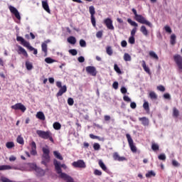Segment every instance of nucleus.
I'll return each mask as SVG.
<instances>
[{"mask_svg":"<svg viewBox=\"0 0 182 182\" xmlns=\"http://www.w3.org/2000/svg\"><path fill=\"white\" fill-rule=\"evenodd\" d=\"M80 46L81 48H86V41L83 39L80 40Z\"/></svg>","mask_w":182,"mask_h":182,"instance_id":"nucleus-49","label":"nucleus"},{"mask_svg":"<svg viewBox=\"0 0 182 182\" xmlns=\"http://www.w3.org/2000/svg\"><path fill=\"white\" fill-rule=\"evenodd\" d=\"M106 52L109 56H112L113 55V50L112 49L111 46H107L106 48Z\"/></svg>","mask_w":182,"mask_h":182,"instance_id":"nucleus-39","label":"nucleus"},{"mask_svg":"<svg viewBox=\"0 0 182 182\" xmlns=\"http://www.w3.org/2000/svg\"><path fill=\"white\" fill-rule=\"evenodd\" d=\"M104 23L107 26V29L110 31H114V26H113V21L110 18H105L104 20Z\"/></svg>","mask_w":182,"mask_h":182,"instance_id":"nucleus-14","label":"nucleus"},{"mask_svg":"<svg viewBox=\"0 0 182 182\" xmlns=\"http://www.w3.org/2000/svg\"><path fill=\"white\" fill-rule=\"evenodd\" d=\"M121 93H122V95H125V93H127V89L125 87H122L121 88Z\"/></svg>","mask_w":182,"mask_h":182,"instance_id":"nucleus-62","label":"nucleus"},{"mask_svg":"<svg viewBox=\"0 0 182 182\" xmlns=\"http://www.w3.org/2000/svg\"><path fill=\"white\" fill-rule=\"evenodd\" d=\"M172 165L173 166V167H178V166H180V164L178 163V161L173 159L172 160Z\"/></svg>","mask_w":182,"mask_h":182,"instance_id":"nucleus-54","label":"nucleus"},{"mask_svg":"<svg viewBox=\"0 0 182 182\" xmlns=\"http://www.w3.org/2000/svg\"><path fill=\"white\" fill-rule=\"evenodd\" d=\"M146 177L148 178H150V177H156V173H154L153 171H149L146 173Z\"/></svg>","mask_w":182,"mask_h":182,"instance_id":"nucleus-35","label":"nucleus"},{"mask_svg":"<svg viewBox=\"0 0 182 182\" xmlns=\"http://www.w3.org/2000/svg\"><path fill=\"white\" fill-rule=\"evenodd\" d=\"M132 11L134 15V19L136 22L142 23L143 25H146V26H149V28H153V24L150 21H147L144 16L138 14L136 9H132Z\"/></svg>","mask_w":182,"mask_h":182,"instance_id":"nucleus-2","label":"nucleus"},{"mask_svg":"<svg viewBox=\"0 0 182 182\" xmlns=\"http://www.w3.org/2000/svg\"><path fill=\"white\" fill-rule=\"evenodd\" d=\"M36 134H38V137H41V139H43L44 140H48V139L51 143L54 141L50 131L37 130Z\"/></svg>","mask_w":182,"mask_h":182,"instance_id":"nucleus-4","label":"nucleus"},{"mask_svg":"<svg viewBox=\"0 0 182 182\" xmlns=\"http://www.w3.org/2000/svg\"><path fill=\"white\" fill-rule=\"evenodd\" d=\"M26 68L27 70H32L33 69V65H32V63L29 61L26 62Z\"/></svg>","mask_w":182,"mask_h":182,"instance_id":"nucleus-31","label":"nucleus"},{"mask_svg":"<svg viewBox=\"0 0 182 182\" xmlns=\"http://www.w3.org/2000/svg\"><path fill=\"white\" fill-rule=\"evenodd\" d=\"M68 43H70L71 45H75L76 44V38L74 36H70L67 39Z\"/></svg>","mask_w":182,"mask_h":182,"instance_id":"nucleus-24","label":"nucleus"},{"mask_svg":"<svg viewBox=\"0 0 182 182\" xmlns=\"http://www.w3.org/2000/svg\"><path fill=\"white\" fill-rule=\"evenodd\" d=\"M43 155H42V161L41 164H43L46 166V167H48V163L50 161V156H49L50 151L48 148L43 147Z\"/></svg>","mask_w":182,"mask_h":182,"instance_id":"nucleus-5","label":"nucleus"},{"mask_svg":"<svg viewBox=\"0 0 182 182\" xmlns=\"http://www.w3.org/2000/svg\"><path fill=\"white\" fill-rule=\"evenodd\" d=\"M93 149L95 151L100 150V144H99L98 143H95L93 144Z\"/></svg>","mask_w":182,"mask_h":182,"instance_id":"nucleus-51","label":"nucleus"},{"mask_svg":"<svg viewBox=\"0 0 182 182\" xmlns=\"http://www.w3.org/2000/svg\"><path fill=\"white\" fill-rule=\"evenodd\" d=\"M53 165L55 166V170L57 174H58L59 178H62V180H64V181L66 182H75V179H73L72 176L68 175V173L62 172V168H64L65 170H66L67 168L65 164H60V163L58 160L54 159Z\"/></svg>","mask_w":182,"mask_h":182,"instance_id":"nucleus-1","label":"nucleus"},{"mask_svg":"<svg viewBox=\"0 0 182 182\" xmlns=\"http://www.w3.org/2000/svg\"><path fill=\"white\" fill-rule=\"evenodd\" d=\"M173 59L179 69V72L181 73V72H182V56L178 54H176L173 56Z\"/></svg>","mask_w":182,"mask_h":182,"instance_id":"nucleus-9","label":"nucleus"},{"mask_svg":"<svg viewBox=\"0 0 182 182\" xmlns=\"http://www.w3.org/2000/svg\"><path fill=\"white\" fill-rule=\"evenodd\" d=\"M126 137L127 139L131 151H132V153H136L137 151V148L136 147V146H134V142L133 141V139H132V136H130L129 134H127Z\"/></svg>","mask_w":182,"mask_h":182,"instance_id":"nucleus-7","label":"nucleus"},{"mask_svg":"<svg viewBox=\"0 0 182 182\" xmlns=\"http://www.w3.org/2000/svg\"><path fill=\"white\" fill-rule=\"evenodd\" d=\"M158 90H159L160 92H165L166 91V87H164V86L163 85H159L157 87Z\"/></svg>","mask_w":182,"mask_h":182,"instance_id":"nucleus-56","label":"nucleus"},{"mask_svg":"<svg viewBox=\"0 0 182 182\" xmlns=\"http://www.w3.org/2000/svg\"><path fill=\"white\" fill-rule=\"evenodd\" d=\"M90 139H97V140H100V137L95 136L93 134H90Z\"/></svg>","mask_w":182,"mask_h":182,"instance_id":"nucleus-61","label":"nucleus"},{"mask_svg":"<svg viewBox=\"0 0 182 182\" xmlns=\"http://www.w3.org/2000/svg\"><path fill=\"white\" fill-rule=\"evenodd\" d=\"M6 147L7 149H12L13 147H15V144L12 141H9L6 144Z\"/></svg>","mask_w":182,"mask_h":182,"instance_id":"nucleus-40","label":"nucleus"},{"mask_svg":"<svg viewBox=\"0 0 182 182\" xmlns=\"http://www.w3.org/2000/svg\"><path fill=\"white\" fill-rule=\"evenodd\" d=\"M31 154L32 156H36V154H38V152L36 151V143H35V141H32L31 144Z\"/></svg>","mask_w":182,"mask_h":182,"instance_id":"nucleus-19","label":"nucleus"},{"mask_svg":"<svg viewBox=\"0 0 182 182\" xmlns=\"http://www.w3.org/2000/svg\"><path fill=\"white\" fill-rule=\"evenodd\" d=\"M11 109H13V110H21V112H22L23 113H25V112H26V107H25V105H23L21 102L12 105Z\"/></svg>","mask_w":182,"mask_h":182,"instance_id":"nucleus-12","label":"nucleus"},{"mask_svg":"<svg viewBox=\"0 0 182 182\" xmlns=\"http://www.w3.org/2000/svg\"><path fill=\"white\" fill-rule=\"evenodd\" d=\"M78 62H80V63H83V62H85V57L83 56H80L77 58Z\"/></svg>","mask_w":182,"mask_h":182,"instance_id":"nucleus-63","label":"nucleus"},{"mask_svg":"<svg viewBox=\"0 0 182 182\" xmlns=\"http://www.w3.org/2000/svg\"><path fill=\"white\" fill-rule=\"evenodd\" d=\"M178 116H180V111H178V109L176 107H174L173 108V117H178Z\"/></svg>","mask_w":182,"mask_h":182,"instance_id":"nucleus-28","label":"nucleus"},{"mask_svg":"<svg viewBox=\"0 0 182 182\" xmlns=\"http://www.w3.org/2000/svg\"><path fill=\"white\" fill-rule=\"evenodd\" d=\"M9 9L10 12H11L15 16L16 19H18V21H21V14H19V11H18V9H16V8L14 7L13 6H9Z\"/></svg>","mask_w":182,"mask_h":182,"instance_id":"nucleus-15","label":"nucleus"},{"mask_svg":"<svg viewBox=\"0 0 182 182\" xmlns=\"http://www.w3.org/2000/svg\"><path fill=\"white\" fill-rule=\"evenodd\" d=\"M140 32L144 35V36H147L149 35V31H147V28L144 26H141L140 28Z\"/></svg>","mask_w":182,"mask_h":182,"instance_id":"nucleus-26","label":"nucleus"},{"mask_svg":"<svg viewBox=\"0 0 182 182\" xmlns=\"http://www.w3.org/2000/svg\"><path fill=\"white\" fill-rule=\"evenodd\" d=\"M12 166L9 165H2L0 166V171H4V170H11Z\"/></svg>","mask_w":182,"mask_h":182,"instance_id":"nucleus-30","label":"nucleus"},{"mask_svg":"<svg viewBox=\"0 0 182 182\" xmlns=\"http://www.w3.org/2000/svg\"><path fill=\"white\" fill-rule=\"evenodd\" d=\"M1 182H14V181H11V179L6 178V177H1Z\"/></svg>","mask_w":182,"mask_h":182,"instance_id":"nucleus-52","label":"nucleus"},{"mask_svg":"<svg viewBox=\"0 0 182 182\" xmlns=\"http://www.w3.org/2000/svg\"><path fill=\"white\" fill-rule=\"evenodd\" d=\"M28 166H30V167H31L32 168H34V170L37 173V176H38L39 177H43V176H45V171L43 169L38 168V166H36V165L33 164H28Z\"/></svg>","mask_w":182,"mask_h":182,"instance_id":"nucleus-10","label":"nucleus"},{"mask_svg":"<svg viewBox=\"0 0 182 182\" xmlns=\"http://www.w3.org/2000/svg\"><path fill=\"white\" fill-rule=\"evenodd\" d=\"M16 141L18 143V144H24L23 137H22L21 135L18 136Z\"/></svg>","mask_w":182,"mask_h":182,"instance_id":"nucleus-38","label":"nucleus"},{"mask_svg":"<svg viewBox=\"0 0 182 182\" xmlns=\"http://www.w3.org/2000/svg\"><path fill=\"white\" fill-rule=\"evenodd\" d=\"M91 23L92 26L96 28V18H95V16H91Z\"/></svg>","mask_w":182,"mask_h":182,"instance_id":"nucleus-45","label":"nucleus"},{"mask_svg":"<svg viewBox=\"0 0 182 182\" xmlns=\"http://www.w3.org/2000/svg\"><path fill=\"white\" fill-rule=\"evenodd\" d=\"M42 6L44 10H46L48 14H50V9H49V4H48V1H42Z\"/></svg>","mask_w":182,"mask_h":182,"instance_id":"nucleus-21","label":"nucleus"},{"mask_svg":"<svg viewBox=\"0 0 182 182\" xmlns=\"http://www.w3.org/2000/svg\"><path fill=\"white\" fill-rule=\"evenodd\" d=\"M159 160H162L163 161H166V154H161L159 156H158Z\"/></svg>","mask_w":182,"mask_h":182,"instance_id":"nucleus-48","label":"nucleus"},{"mask_svg":"<svg viewBox=\"0 0 182 182\" xmlns=\"http://www.w3.org/2000/svg\"><path fill=\"white\" fill-rule=\"evenodd\" d=\"M164 99H167L168 100H171V96L168 93H165L164 95Z\"/></svg>","mask_w":182,"mask_h":182,"instance_id":"nucleus-59","label":"nucleus"},{"mask_svg":"<svg viewBox=\"0 0 182 182\" xmlns=\"http://www.w3.org/2000/svg\"><path fill=\"white\" fill-rule=\"evenodd\" d=\"M72 166L75 168H86V163L82 159L73 162Z\"/></svg>","mask_w":182,"mask_h":182,"instance_id":"nucleus-8","label":"nucleus"},{"mask_svg":"<svg viewBox=\"0 0 182 182\" xmlns=\"http://www.w3.org/2000/svg\"><path fill=\"white\" fill-rule=\"evenodd\" d=\"M149 97L150 99H151L152 100H157V94H156V92H154V91L151 92L149 93Z\"/></svg>","mask_w":182,"mask_h":182,"instance_id":"nucleus-36","label":"nucleus"},{"mask_svg":"<svg viewBox=\"0 0 182 182\" xmlns=\"http://www.w3.org/2000/svg\"><path fill=\"white\" fill-rule=\"evenodd\" d=\"M114 70H115V72H117V73H119V75H121L122 70H120L117 64L114 65Z\"/></svg>","mask_w":182,"mask_h":182,"instance_id":"nucleus-44","label":"nucleus"},{"mask_svg":"<svg viewBox=\"0 0 182 182\" xmlns=\"http://www.w3.org/2000/svg\"><path fill=\"white\" fill-rule=\"evenodd\" d=\"M50 43V40H46L41 44V50L44 53V56H48V43Z\"/></svg>","mask_w":182,"mask_h":182,"instance_id":"nucleus-16","label":"nucleus"},{"mask_svg":"<svg viewBox=\"0 0 182 182\" xmlns=\"http://www.w3.org/2000/svg\"><path fill=\"white\" fill-rule=\"evenodd\" d=\"M98 164L100 167L102 168V170H103V171H107V167H106V165H105V163H103V161L100 160L98 162Z\"/></svg>","mask_w":182,"mask_h":182,"instance_id":"nucleus-27","label":"nucleus"},{"mask_svg":"<svg viewBox=\"0 0 182 182\" xmlns=\"http://www.w3.org/2000/svg\"><path fill=\"white\" fill-rule=\"evenodd\" d=\"M136 42V40L134 39V36H131L129 38V43H131V45H134Z\"/></svg>","mask_w":182,"mask_h":182,"instance_id":"nucleus-46","label":"nucleus"},{"mask_svg":"<svg viewBox=\"0 0 182 182\" xmlns=\"http://www.w3.org/2000/svg\"><path fill=\"white\" fill-rule=\"evenodd\" d=\"M112 87L114 88V89H115V90H117V89H119V82H113V84H112Z\"/></svg>","mask_w":182,"mask_h":182,"instance_id":"nucleus-58","label":"nucleus"},{"mask_svg":"<svg viewBox=\"0 0 182 182\" xmlns=\"http://www.w3.org/2000/svg\"><path fill=\"white\" fill-rule=\"evenodd\" d=\"M17 42H21V45L24 46V48H27L31 52L33 51V55H38V49L32 47L29 42L26 41L24 38L22 36L16 37Z\"/></svg>","mask_w":182,"mask_h":182,"instance_id":"nucleus-3","label":"nucleus"},{"mask_svg":"<svg viewBox=\"0 0 182 182\" xmlns=\"http://www.w3.org/2000/svg\"><path fill=\"white\" fill-rule=\"evenodd\" d=\"M124 60H125V62H130V60H132V56H130V54L125 53L124 55Z\"/></svg>","mask_w":182,"mask_h":182,"instance_id":"nucleus-33","label":"nucleus"},{"mask_svg":"<svg viewBox=\"0 0 182 182\" xmlns=\"http://www.w3.org/2000/svg\"><path fill=\"white\" fill-rule=\"evenodd\" d=\"M69 53H70L73 56H76L77 55V50L76 49H70L69 50Z\"/></svg>","mask_w":182,"mask_h":182,"instance_id":"nucleus-47","label":"nucleus"},{"mask_svg":"<svg viewBox=\"0 0 182 182\" xmlns=\"http://www.w3.org/2000/svg\"><path fill=\"white\" fill-rule=\"evenodd\" d=\"M56 86H57V87H58L60 89L59 91L56 94L57 97L63 96V93H66V92H68V87H66V85L62 86V82L57 81Z\"/></svg>","mask_w":182,"mask_h":182,"instance_id":"nucleus-6","label":"nucleus"},{"mask_svg":"<svg viewBox=\"0 0 182 182\" xmlns=\"http://www.w3.org/2000/svg\"><path fill=\"white\" fill-rule=\"evenodd\" d=\"M75 103V101L73 100V98L70 97L68 99V105H69V106H73Z\"/></svg>","mask_w":182,"mask_h":182,"instance_id":"nucleus-50","label":"nucleus"},{"mask_svg":"<svg viewBox=\"0 0 182 182\" xmlns=\"http://www.w3.org/2000/svg\"><path fill=\"white\" fill-rule=\"evenodd\" d=\"M37 119H39L40 120H45V114H43L42 112H38L36 114Z\"/></svg>","mask_w":182,"mask_h":182,"instance_id":"nucleus-25","label":"nucleus"},{"mask_svg":"<svg viewBox=\"0 0 182 182\" xmlns=\"http://www.w3.org/2000/svg\"><path fill=\"white\" fill-rule=\"evenodd\" d=\"M164 29L167 33H171L173 32V31H171V27H170V26H165Z\"/></svg>","mask_w":182,"mask_h":182,"instance_id":"nucleus-43","label":"nucleus"},{"mask_svg":"<svg viewBox=\"0 0 182 182\" xmlns=\"http://www.w3.org/2000/svg\"><path fill=\"white\" fill-rule=\"evenodd\" d=\"M53 129H55V130H60V128L62 127V125L59 122H55L53 124Z\"/></svg>","mask_w":182,"mask_h":182,"instance_id":"nucleus-34","label":"nucleus"},{"mask_svg":"<svg viewBox=\"0 0 182 182\" xmlns=\"http://www.w3.org/2000/svg\"><path fill=\"white\" fill-rule=\"evenodd\" d=\"M139 122H141V124L143 126H149L150 121L149 120V118L146 117H139Z\"/></svg>","mask_w":182,"mask_h":182,"instance_id":"nucleus-20","label":"nucleus"},{"mask_svg":"<svg viewBox=\"0 0 182 182\" xmlns=\"http://www.w3.org/2000/svg\"><path fill=\"white\" fill-rule=\"evenodd\" d=\"M151 149L153 151H157L160 149V146H159V144L154 143L151 145Z\"/></svg>","mask_w":182,"mask_h":182,"instance_id":"nucleus-41","label":"nucleus"},{"mask_svg":"<svg viewBox=\"0 0 182 182\" xmlns=\"http://www.w3.org/2000/svg\"><path fill=\"white\" fill-rule=\"evenodd\" d=\"M143 108L144 109V110H146V112H149V110H150V107L149 106V102L145 101L143 104Z\"/></svg>","mask_w":182,"mask_h":182,"instance_id":"nucleus-42","label":"nucleus"},{"mask_svg":"<svg viewBox=\"0 0 182 182\" xmlns=\"http://www.w3.org/2000/svg\"><path fill=\"white\" fill-rule=\"evenodd\" d=\"M130 107L131 109H136V107H137V105L134 102H131Z\"/></svg>","mask_w":182,"mask_h":182,"instance_id":"nucleus-64","label":"nucleus"},{"mask_svg":"<svg viewBox=\"0 0 182 182\" xmlns=\"http://www.w3.org/2000/svg\"><path fill=\"white\" fill-rule=\"evenodd\" d=\"M176 39H177L176 34H171V40H170L171 45H173V46L176 45Z\"/></svg>","mask_w":182,"mask_h":182,"instance_id":"nucleus-32","label":"nucleus"},{"mask_svg":"<svg viewBox=\"0 0 182 182\" xmlns=\"http://www.w3.org/2000/svg\"><path fill=\"white\" fill-rule=\"evenodd\" d=\"M94 174L95 176H102V172L98 169H95L94 171Z\"/></svg>","mask_w":182,"mask_h":182,"instance_id":"nucleus-60","label":"nucleus"},{"mask_svg":"<svg viewBox=\"0 0 182 182\" xmlns=\"http://www.w3.org/2000/svg\"><path fill=\"white\" fill-rule=\"evenodd\" d=\"M149 55L150 58H151V59H154V60H159V55H157V54H156L154 51H149Z\"/></svg>","mask_w":182,"mask_h":182,"instance_id":"nucleus-23","label":"nucleus"},{"mask_svg":"<svg viewBox=\"0 0 182 182\" xmlns=\"http://www.w3.org/2000/svg\"><path fill=\"white\" fill-rule=\"evenodd\" d=\"M123 100H124V102H127L128 103L132 102V99H130V97H129L127 95L123 97Z\"/></svg>","mask_w":182,"mask_h":182,"instance_id":"nucleus-55","label":"nucleus"},{"mask_svg":"<svg viewBox=\"0 0 182 182\" xmlns=\"http://www.w3.org/2000/svg\"><path fill=\"white\" fill-rule=\"evenodd\" d=\"M17 47H18V50H17L18 54L22 55L23 56H25V58H28V52H26V50H25V48H23L21 46H18Z\"/></svg>","mask_w":182,"mask_h":182,"instance_id":"nucleus-18","label":"nucleus"},{"mask_svg":"<svg viewBox=\"0 0 182 182\" xmlns=\"http://www.w3.org/2000/svg\"><path fill=\"white\" fill-rule=\"evenodd\" d=\"M112 157L114 160H115V161H126V160H127L126 157L120 156V155H119V153L117 152H114L112 155Z\"/></svg>","mask_w":182,"mask_h":182,"instance_id":"nucleus-17","label":"nucleus"},{"mask_svg":"<svg viewBox=\"0 0 182 182\" xmlns=\"http://www.w3.org/2000/svg\"><path fill=\"white\" fill-rule=\"evenodd\" d=\"M103 36V31H98L96 33V37L100 39Z\"/></svg>","mask_w":182,"mask_h":182,"instance_id":"nucleus-57","label":"nucleus"},{"mask_svg":"<svg viewBox=\"0 0 182 182\" xmlns=\"http://www.w3.org/2000/svg\"><path fill=\"white\" fill-rule=\"evenodd\" d=\"M85 70L87 73H88V75H91V76H96L97 75L96 68L94 66H87L85 68Z\"/></svg>","mask_w":182,"mask_h":182,"instance_id":"nucleus-13","label":"nucleus"},{"mask_svg":"<svg viewBox=\"0 0 182 182\" xmlns=\"http://www.w3.org/2000/svg\"><path fill=\"white\" fill-rule=\"evenodd\" d=\"M89 11H90L91 16H95V14H96V11L95 10V6H90L89 7Z\"/></svg>","mask_w":182,"mask_h":182,"instance_id":"nucleus-37","label":"nucleus"},{"mask_svg":"<svg viewBox=\"0 0 182 182\" xmlns=\"http://www.w3.org/2000/svg\"><path fill=\"white\" fill-rule=\"evenodd\" d=\"M53 154L56 159L58 160H63V156L58 151H54Z\"/></svg>","mask_w":182,"mask_h":182,"instance_id":"nucleus-29","label":"nucleus"},{"mask_svg":"<svg viewBox=\"0 0 182 182\" xmlns=\"http://www.w3.org/2000/svg\"><path fill=\"white\" fill-rule=\"evenodd\" d=\"M127 22L130 24L131 26H134V28L131 31V36H134V35H136V32H137V26H139V24H137L136 21H133L132 18H128Z\"/></svg>","mask_w":182,"mask_h":182,"instance_id":"nucleus-11","label":"nucleus"},{"mask_svg":"<svg viewBox=\"0 0 182 182\" xmlns=\"http://www.w3.org/2000/svg\"><path fill=\"white\" fill-rule=\"evenodd\" d=\"M45 62L46 63H53V62H55V60L48 57V58H45Z\"/></svg>","mask_w":182,"mask_h":182,"instance_id":"nucleus-53","label":"nucleus"},{"mask_svg":"<svg viewBox=\"0 0 182 182\" xmlns=\"http://www.w3.org/2000/svg\"><path fill=\"white\" fill-rule=\"evenodd\" d=\"M141 66L144 69V70H145V72L146 73H148V75H150L151 73H150V68L147 66V65L146 64V61L144 60H142V64H141Z\"/></svg>","mask_w":182,"mask_h":182,"instance_id":"nucleus-22","label":"nucleus"}]
</instances>
